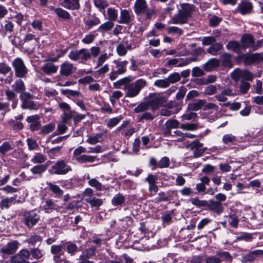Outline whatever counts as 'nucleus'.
Segmentation results:
<instances>
[{
    "instance_id": "f257e3e1",
    "label": "nucleus",
    "mask_w": 263,
    "mask_h": 263,
    "mask_svg": "<svg viewBox=\"0 0 263 263\" xmlns=\"http://www.w3.org/2000/svg\"><path fill=\"white\" fill-rule=\"evenodd\" d=\"M166 101L165 98L162 93L150 94L148 100L140 103L135 108L134 111L136 113H140L150 109L152 112H155L162 106Z\"/></svg>"
},
{
    "instance_id": "f03ea898",
    "label": "nucleus",
    "mask_w": 263,
    "mask_h": 263,
    "mask_svg": "<svg viewBox=\"0 0 263 263\" xmlns=\"http://www.w3.org/2000/svg\"><path fill=\"white\" fill-rule=\"evenodd\" d=\"M103 152L102 146L97 145L94 147H89L88 153H100ZM87 152L86 148L82 146H79L74 149L72 159L79 163H92L95 161L96 156L84 154Z\"/></svg>"
},
{
    "instance_id": "7ed1b4c3",
    "label": "nucleus",
    "mask_w": 263,
    "mask_h": 263,
    "mask_svg": "<svg viewBox=\"0 0 263 263\" xmlns=\"http://www.w3.org/2000/svg\"><path fill=\"white\" fill-rule=\"evenodd\" d=\"M193 11V7L189 4H183L181 6V9L177 14L172 17L170 23L174 24L182 25L187 23L188 20L191 17Z\"/></svg>"
},
{
    "instance_id": "20e7f679",
    "label": "nucleus",
    "mask_w": 263,
    "mask_h": 263,
    "mask_svg": "<svg viewBox=\"0 0 263 263\" xmlns=\"http://www.w3.org/2000/svg\"><path fill=\"white\" fill-rule=\"evenodd\" d=\"M146 84V80L143 79H140L134 82L125 84L124 87V90L126 91L125 97L128 98L136 97Z\"/></svg>"
},
{
    "instance_id": "39448f33",
    "label": "nucleus",
    "mask_w": 263,
    "mask_h": 263,
    "mask_svg": "<svg viewBox=\"0 0 263 263\" xmlns=\"http://www.w3.org/2000/svg\"><path fill=\"white\" fill-rule=\"evenodd\" d=\"M68 57L72 61L86 62L90 60L89 50L87 48L73 49L69 52Z\"/></svg>"
},
{
    "instance_id": "423d86ee",
    "label": "nucleus",
    "mask_w": 263,
    "mask_h": 263,
    "mask_svg": "<svg viewBox=\"0 0 263 263\" xmlns=\"http://www.w3.org/2000/svg\"><path fill=\"white\" fill-rule=\"evenodd\" d=\"M134 11L137 15L145 14L147 18H151L155 13L153 9H149L145 0H136L134 4Z\"/></svg>"
},
{
    "instance_id": "0eeeda50",
    "label": "nucleus",
    "mask_w": 263,
    "mask_h": 263,
    "mask_svg": "<svg viewBox=\"0 0 263 263\" xmlns=\"http://www.w3.org/2000/svg\"><path fill=\"white\" fill-rule=\"evenodd\" d=\"M23 216V222L28 229L32 228L40 219L39 213L33 210L24 212Z\"/></svg>"
},
{
    "instance_id": "6e6552de",
    "label": "nucleus",
    "mask_w": 263,
    "mask_h": 263,
    "mask_svg": "<svg viewBox=\"0 0 263 263\" xmlns=\"http://www.w3.org/2000/svg\"><path fill=\"white\" fill-rule=\"evenodd\" d=\"M15 76L17 78H24L28 73V69L23 60L20 58L15 59L12 62Z\"/></svg>"
},
{
    "instance_id": "1a4fd4ad",
    "label": "nucleus",
    "mask_w": 263,
    "mask_h": 263,
    "mask_svg": "<svg viewBox=\"0 0 263 263\" xmlns=\"http://www.w3.org/2000/svg\"><path fill=\"white\" fill-rule=\"evenodd\" d=\"M70 171L71 167L64 160H60L51 166L50 172L52 174L62 175L66 174Z\"/></svg>"
},
{
    "instance_id": "9d476101",
    "label": "nucleus",
    "mask_w": 263,
    "mask_h": 263,
    "mask_svg": "<svg viewBox=\"0 0 263 263\" xmlns=\"http://www.w3.org/2000/svg\"><path fill=\"white\" fill-rule=\"evenodd\" d=\"M20 98L22 102L21 107L24 109H38L39 104L32 100V96L29 92H25L20 95Z\"/></svg>"
},
{
    "instance_id": "9b49d317",
    "label": "nucleus",
    "mask_w": 263,
    "mask_h": 263,
    "mask_svg": "<svg viewBox=\"0 0 263 263\" xmlns=\"http://www.w3.org/2000/svg\"><path fill=\"white\" fill-rule=\"evenodd\" d=\"M76 67L68 61L63 62L60 66V73L62 77H68L72 75L76 70Z\"/></svg>"
},
{
    "instance_id": "f8f14e48",
    "label": "nucleus",
    "mask_w": 263,
    "mask_h": 263,
    "mask_svg": "<svg viewBox=\"0 0 263 263\" xmlns=\"http://www.w3.org/2000/svg\"><path fill=\"white\" fill-rule=\"evenodd\" d=\"M30 252L27 249H22L11 259V263H29Z\"/></svg>"
},
{
    "instance_id": "ddd939ff",
    "label": "nucleus",
    "mask_w": 263,
    "mask_h": 263,
    "mask_svg": "<svg viewBox=\"0 0 263 263\" xmlns=\"http://www.w3.org/2000/svg\"><path fill=\"white\" fill-rule=\"evenodd\" d=\"M202 145L203 143H201L198 140H195L188 144L186 147L194 151V156L195 158H198L200 157L207 149L206 147H203Z\"/></svg>"
},
{
    "instance_id": "4468645a",
    "label": "nucleus",
    "mask_w": 263,
    "mask_h": 263,
    "mask_svg": "<svg viewBox=\"0 0 263 263\" xmlns=\"http://www.w3.org/2000/svg\"><path fill=\"white\" fill-rule=\"evenodd\" d=\"M134 17L132 11L127 9H121L118 22L120 24L128 25L134 21Z\"/></svg>"
},
{
    "instance_id": "2eb2a0df",
    "label": "nucleus",
    "mask_w": 263,
    "mask_h": 263,
    "mask_svg": "<svg viewBox=\"0 0 263 263\" xmlns=\"http://www.w3.org/2000/svg\"><path fill=\"white\" fill-rule=\"evenodd\" d=\"M50 252L53 256L54 263H61L63 260L62 256L64 254L63 246L61 245H52Z\"/></svg>"
},
{
    "instance_id": "dca6fc26",
    "label": "nucleus",
    "mask_w": 263,
    "mask_h": 263,
    "mask_svg": "<svg viewBox=\"0 0 263 263\" xmlns=\"http://www.w3.org/2000/svg\"><path fill=\"white\" fill-rule=\"evenodd\" d=\"M263 255V250H255L249 252L248 253L243 255L241 259L242 263H248L253 262L258 256Z\"/></svg>"
},
{
    "instance_id": "f3484780",
    "label": "nucleus",
    "mask_w": 263,
    "mask_h": 263,
    "mask_svg": "<svg viewBox=\"0 0 263 263\" xmlns=\"http://www.w3.org/2000/svg\"><path fill=\"white\" fill-rule=\"evenodd\" d=\"M253 8V4L248 1H242L238 5L236 10L242 15H246L251 13Z\"/></svg>"
},
{
    "instance_id": "a211bd4d",
    "label": "nucleus",
    "mask_w": 263,
    "mask_h": 263,
    "mask_svg": "<svg viewBox=\"0 0 263 263\" xmlns=\"http://www.w3.org/2000/svg\"><path fill=\"white\" fill-rule=\"evenodd\" d=\"M254 40L253 36L250 34L242 35L240 40L242 49L249 48L250 51H252Z\"/></svg>"
},
{
    "instance_id": "6ab92c4d",
    "label": "nucleus",
    "mask_w": 263,
    "mask_h": 263,
    "mask_svg": "<svg viewBox=\"0 0 263 263\" xmlns=\"http://www.w3.org/2000/svg\"><path fill=\"white\" fill-rule=\"evenodd\" d=\"M18 244L16 241L9 242L6 246L1 248L0 253H2L3 256L13 254L17 249Z\"/></svg>"
},
{
    "instance_id": "aec40b11",
    "label": "nucleus",
    "mask_w": 263,
    "mask_h": 263,
    "mask_svg": "<svg viewBox=\"0 0 263 263\" xmlns=\"http://www.w3.org/2000/svg\"><path fill=\"white\" fill-rule=\"evenodd\" d=\"M26 121L30 123V128L32 131L37 130L40 128L41 122L40 121V117L38 115L28 116Z\"/></svg>"
},
{
    "instance_id": "412c9836",
    "label": "nucleus",
    "mask_w": 263,
    "mask_h": 263,
    "mask_svg": "<svg viewBox=\"0 0 263 263\" xmlns=\"http://www.w3.org/2000/svg\"><path fill=\"white\" fill-rule=\"evenodd\" d=\"M206 206H207L210 211L216 213L218 215H220L224 210V208L222 206L221 203H219V202H217L213 200H210L208 201V205H206Z\"/></svg>"
},
{
    "instance_id": "4be33fe9",
    "label": "nucleus",
    "mask_w": 263,
    "mask_h": 263,
    "mask_svg": "<svg viewBox=\"0 0 263 263\" xmlns=\"http://www.w3.org/2000/svg\"><path fill=\"white\" fill-rule=\"evenodd\" d=\"M262 60L260 54L254 53L249 55H244V62L247 65H250L255 63H259Z\"/></svg>"
},
{
    "instance_id": "5701e85b",
    "label": "nucleus",
    "mask_w": 263,
    "mask_h": 263,
    "mask_svg": "<svg viewBox=\"0 0 263 263\" xmlns=\"http://www.w3.org/2000/svg\"><path fill=\"white\" fill-rule=\"evenodd\" d=\"M219 61L215 58H212L209 59L203 66V69L207 71L210 72L219 66Z\"/></svg>"
},
{
    "instance_id": "b1692460",
    "label": "nucleus",
    "mask_w": 263,
    "mask_h": 263,
    "mask_svg": "<svg viewBox=\"0 0 263 263\" xmlns=\"http://www.w3.org/2000/svg\"><path fill=\"white\" fill-rule=\"evenodd\" d=\"M58 66L52 63H47L41 67V70L47 75H51L57 72Z\"/></svg>"
},
{
    "instance_id": "393cba45",
    "label": "nucleus",
    "mask_w": 263,
    "mask_h": 263,
    "mask_svg": "<svg viewBox=\"0 0 263 263\" xmlns=\"http://www.w3.org/2000/svg\"><path fill=\"white\" fill-rule=\"evenodd\" d=\"M62 5L70 10H77L80 7L79 0H63Z\"/></svg>"
},
{
    "instance_id": "a878e982",
    "label": "nucleus",
    "mask_w": 263,
    "mask_h": 263,
    "mask_svg": "<svg viewBox=\"0 0 263 263\" xmlns=\"http://www.w3.org/2000/svg\"><path fill=\"white\" fill-rule=\"evenodd\" d=\"M12 90L20 95L25 93L26 89L25 84L23 81L21 79H18L12 85Z\"/></svg>"
},
{
    "instance_id": "bb28decb",
    "label": "nucleus",
    "mask_w": 263,
    "mask_h": 263,
    "mask_svg": "<svg viewBox=\"0 0 263 263\" xmlns=\"http://www.w3.org/2000/svg\"><path fill=\"white\" fill-rule=\"evenodd\" d=\"M201 182L198 183L196 185V190L198 193L203 192L206 190L205 185L210 183V179L208 176H203L200 178Z\"/></svg>"
},
{
    "instance_id": "cd10ccee",
    "label": "nucleus",
    "mask_w": 263,
    "mask_h": 263,
    "mask_svg": "<svg viewBox=\"0 0 263 263\" xmlns=\"http://www.w3.org/2000/svg\"><path fill=\"white\" fill-rule=\"evenodd\" d=\"M47 185L49 190L54 194L55 197L60 198L63 195L64 192L58 185L51 182H47Z\"/></svg>"
},
{
    "instance_id": "c85d7f7f",
    "label": "nucleus",
    "mask_w": 263,
    "mask_h": 263,
    "mask_svg": "<svg viewBox=\"0 0 263 263\" xmlns=\"http://www.w3.org/2000/svg\"><path fill=\"white\" fill-rule=\"evenodd\" d=\"M128 122L124 121L118 128H117V130L121 131L122 130V135L125 137H129L132 136L133 133L135 132V128L133 127H129L125 129H123L124 127L128 124Z\"/></svg>"
},
{
    "instance_id": "c756f323",
    "label": "nucleus",
    "mask_w": 263,
    "mask_h": 263,
    "mask_svg": "<svg viewBox=\"0 0 263 263\" xmlns=\"http://www.w3.org/2000/svg\"><path fill=\"white\" fill-rule=\"evenodd\" d=\"M42 208L47 213L51 212L52 210H57L58 206L51 200H47L44 203Z\"/></svg>"
},
{
    "instance_id": "7c9ffc66",
    "label": "nucleus",
    "mask_w": 263,
    "mask_h": 263,
    "mask_svg": "<svg viewBox=\"0 0 263 263\" xmlns=\"http://www.w3.org/2000/svg\"><path fill=\"white\" fill-rule=\"evenodd\" d=\"M227 47L229 50H231L236 53H240L242 49L241 43L236 41L229 42Z\"/></svg>"
},
{
    "instance_id": "2f4dec72",
    "label": "nucleus",
    "mask_w": 263,
    "mask_h": 263,
    "mask_svg": "<svg viewBox=\"0 0 263 263\" xmlns=\"http://www.w3.org/2000/svg\"><path fill=\"white\" fill-rule=\"evenodd\" d=\"M96 248L95 246L90 247L82 252L79 258L88 259L92 258L96 254Z\"/></svg>"
},
{
    "instance_id": "473e14b6",
    "label": "nucleus",
    "mask_w": 263,
    "mask_h": 263,
    "mask_svg": "<svg viewBox=\"0 0 263 263\" xmlns=\"http://www.w3.org/2000/svg\"><path fill=\"white\" fill-rule=\"evenodd\" d=\"M107 14L108 21L113 22L117 20L118 17V10L114 7H109L107 9Z\"/></svg>"
},
{
    "instance_id": "72a5a7b5",
    "label": "nucleus",
    "mask_w": 263,
    "mask_h": 263,
    "mask_svg": "<svg viewBox=\"0 0 263 263\" xmlns=\"http://www.w3.org/2000/svg\"><path fill=\"white\" fill-rule=\"evenodd\" d=\"M103 140V134L98 133L93 136H89L86 140V142L91 144L95 145L98 142H100Z\"/></svg>"
},
{
    "instance_id": "f704fd0d",
    "label": "nucleus",
    "mask_w": 263,
    "mask_h": 263,
    "mask_svg": "<svg viewBox=\"0 0 263 263\" xmlns=\"http://www.w3.org/2000/svg\"><path fill=\"white\" fill-rule=\"evenodd\" d=\"M47 160V157L44 154L40 153H36L34 154L32 158L31 159V162L35 163H43Z\"/></svg>"
},
{
    "instance_id": "c9c22d12",
    "label": "nucleus",
    "mask_w": 263,
    "mask_h": 263,
    "mask_svg": "<svg viewBox=\"0 0 263 263\" xmlns=\"http://www.w3.org/2000/svg\"><path fill=\"white\" fill-rule=\"evenodd\" d=\"M16 196L11 197H7L3 199L0 202V206L1 209L4 208L8 209L13 204V202L15 200Z\"/></svg>"
},
{
    "instance_id": "e433bc0d",
    "label": "nucleus",
    "mask_w": 263,
    "mask_h": 263,
    "mask_svg": "<svg viewBox=\"0 0 263 263\" xmlns=\"http://www.w3.org/2000/svg\"><path fill=\"white\" fill-rule=\"evenodd\" d=\"M42 241V237L37 235H31L25 240L29 245L33 246L40 245Z\"/></svg>"
},
{
    "instance_id": "4c0bfd02",
    "label": "nucleus",
    "mask_w": 263,
    "mask_h": 263,
    "mask_svg": "<svg viewBox=\"0 0 263 263\" xmlns=\"http://www.w3.org/2000/svg\"><path fill=\"white\" fill-rule=\"evenodd\" d=\"M30 256L31 255L32 258L35 259H40L44 255L43 250L38 248H33L29 251Z\"/></svg>"
},
{
    "instance_id": "58836bf2",
    "label": "nucleus",
    "mask_w": 263,
    "mask_h": 263,
    "mask_svg": "<svg viewBox=\"0 0 263 263\" xmlns=\"http://www.w3.org/2000/svg\"><path fill=\"white\" fill-rule=\"evenodd\" d=\"M205 103L204 100L198 99L189 104V108L193 110H198L201 109Z\"/></svg>"
},
{
    "instance_id": "ea45409f",
    "label": "nucleus",
    "mask_w": 263,
    "mask_h": 263,
    "mask_svg": "<svg viewBox=\"0 0 263 263\" xmlns=\"http://www.w3.org/2000/svg\"><path fill=\"white\" fill-rule=\"evenodd\" d=\"M198 61V58L189 57L186 58H178V67H184L192 62H196Z\"/></svg>"
},
{
    "instance_id": "a19ab883",
    "label": "nucleus",
    "mask_w": 263,
    "mask_h": 263,
    "mask_svg": "<svg viewBox=\"0 0 263 263\" xmlns=\"http://www.w3.org/2000/svg\"><path fill=\"white\" fill-rule=\"evenodd\" d=\"M55 125L53 122H50L49 124L42 127L40 129L39 134L40 135H46L52 132L55 128Z\"/></svg>"
},
{
    "instance_id": "79ce46f5",
    "label": "nucleus",
    "mask_w": 263,
    "mask_h": 263,
    "mask_svg": "<svg viewBox=\"0 0 263 263\" xmlns=\"http://www.w3.org/2000/svg\"><path fill=\"white\" fill-rule=\"evenodd\" d=\"M114 26V24L113 22L108 21L101 24L97 29V31L101 33H104L110 30Z\"/></svg>"
},
{
    "instance_id": "37998d69",
    "label": "nucleus",
    "mask_w": 263,
    "mask_h": 263,
    "mask_svg": "<svg viewBox=\"0 0 263 263\" xmlns=\"http://www.w3.org/2000/svg\"><path fill=\"white\" fill-rule=\"evenodd\" d=\"M87 179L88 180V184L92 187H94L97 191L102 190L103 185L96 178H90L89 176H87Z\"/></svg>"
},
{
    "instance_id": "c03bdc74",
    "label": "nucleus",
    "mask_w": 263,
    "mask_h": 263,
    "mask_svg": "<svg viewBox=\"0 0 263 263\" xmlns=\"http://www.w3.org/2000/svg\"><path fill=\"white\" fill-rule=\"evenodd\" d=\"M13 149V145L10 144L9 142L5 141L0 146V153L3 156H4L7 153Z\"/></svg>"
},
{
    "instance_id": "a18cd8bd",
    "label": "nucleus",
    "mask_w": 263,
    "mask_h": 263,
    "mask_svg": "<svg viewBox=\"0 0 263 263\" xmlns=\"http://www.w3.org/2000/svg\"><path fill=\"white\" fill-rule=\"evenodd\" d=\"M47 168L46 164H39L34 166L30 169L31 172L34 175H41Z\"/></svg>"
},
{
    "instance_id": "49530a36",
    "label": "nucleus",
    "mask_w": 263,
    "mask_h": 263,
    "mask_svg": "<svg viewBox=\"0 0 263 263\" xmlns=\"http://www.w3.org/2000/svg\"><path fill=\"white\" fill-rule=\"evenodd\" d=\"M222 48V46L219 43H217L211 46L208 49L207 52L213 55L218 54L219 51Z\"/></svg>"
},
{
    "instance_id": "de8ad7c7",
    "label": "nucleus",
    "mask_w": 263,
    "mask_h": 263,
    "mask_svg": "<svg viewBox=\"0 0 263 263\" xmlns=\"http://www.w3.org/2000/svg\"><path fill=\"white\" fill-rule=\"evenodd\" d=\"M61 93L66 96L69 98L72 97L79 98L81 96V93L79 91L73 90L70 89H61Z\"/></svg>"
},
{
    "instance_id": "09e8293b",
    "label": "nucleus",
    "mask_w": 263,
    "mask_h": 263,
    "mask_svg": "<svg viewBox=\"0 0 263 263\" xmlns=\"http://www.w3.org/2000/svg\"><path fill=\"white\" fill-rule=\"evenodd\" d=\"M189 201L194 205L197 208L206 206L208 205V201L205 200H200L198 198H192L189 200Z\"/></svg>"
},
{
    "instance_id": "8fccbe9b",
    "label": "nucleus",
    "mask_w": 263,
    "mask_h": 263,
    "mask_svg": "<svg viewBox=\"0 0 263 263\" xmlns=\"http://www.w3.org/2000/svg\"><path fill=\"white\" fill-rule=\"evenodd\" d=\"M86 202L89 203L92 208H95L96 210H98L103 203L101 199L97 198L95 197L91 199H86Z\"/></svg>"
},
{
    "instance_id": "3c124183",
    "label": "nucleus",
    "mask_w": 263,
    "mask_h": 263,
    "mask_svg": "<svg viewBox=\"0 0 263 263\" xmlns=\"http://www.w3.org/2000/svg\"><path fill=\"white\" fill-rule=\"evenodd\" d=\"M124 197L120 194H118L114 196V197L112 199L111 202L114 205L117 206L118 205L122 204L124 202Z\"/></svg>"
},
{
    "instance_id": "603ef678",
    "label": "nucleus",
    "mask_w": 263,
    "mask_h": 263,
    "mask_svg": "<svg viewBox=\"0 0 263 263\" xmlns=\"http://www.w3.org/2000/svg\"><path fill=\"white\" fill-rule=\"evenodd\" d=\"M115 63L116 64V67L117 68L116 71L118 73L121 74H123L126 71L125 65L127 63V62L126 61L121 62L115 61Z\"/></svg>"
},
{
    "instance_id": "864d4df0",
    "label": "nucleus",
    "mask_w": 263,
    "mask_h": 263,
    "mask_svg": "<svg viewBox=\"0 0 263 263\" xmlns=\"http://www.w3.org/2000/svg\"><path fill=\"white\" fill-rule=\"evenodd\" d=\"M122 119L123 117L121 116L109 119L106 122V125L107 127L112 128L117 125Z\"/></svg>"
},
{
    "instance_id": "5fc2aeb1",
    "label": "nucleus",
    "mask_w": 263,
    "mask_h": 263,
    "mask_svg": "<svg viewBox=\"0 0 263 263\" xmlns=\"http://www.w3.org/2000/svg\"><path fill=\"white\" fill-rule=\"evenodd\" d=\"M93 2L95 6L99 9L101 12L108 5V3L104 0H93Z\"/></svg>"
},
{
    "instance_id": "6e6d98bb",
    "label": "nucleus",
    "mask_w": 263,
    "mask_h": 263,
    "mask_svg": "<svg viewBox=\"0 0 263 263\" xmlns=\"http://www.w3.org/2000/svg\"><path fill=\"white\" fill-rule=\"evenodd\" d=\"M219 105L221 106L228 107L231 110L234 111L238 110L241 106V104L239 102H234L232 103L227 102L223 104L219 103Z\"/></svg>"
},
{
    "instance_id": "4d7b16f0",
    "label": "nucleus",
    "mask_w": 263,
    "mask_h": 263,
    "mask_svg": "<svg viewBox=\"0 0 263 263\" xmlns=\"http://www.w3.org/2000/svg\"><path fill=\"white\" fill-rule=\"evenodd\" d=\"M72 118L73 111L63 113L61 115L62 122L68 125L71 123V120Z\"/></svg>"
},
{
    "instance_id": "13d9d810",
    "label": "nucleus",
    "mask_w": 263,
    "mask_h": 263,
    "mask_svg": "<svg viewBox=\"0 0 263 263\" xmlns=\"http://www.w3.org/2000/svg\"><path fill=\"white\" fill-rule=\"evenodd\" d=\"M66 247L67 252L71 255H74L78 250L77 246L75 243L71 242H67Z\"/></svg>"
},
{
    "instance_id": "bf43d9fd",
    "label": "nucleus",
    "mask_w": 263,
    "mask_h": 263,
    "mask_svg": "<svg viewBox=\"0 0 263 263\" xmlns=\"http://www.w3.org/2000/svg\"><path fill=\"white\" fill-rule=\"evenodd\" d=\"M31 26L35 31H41L43 30V23L41 20L35 19L31 23Z\"/></svg>"
},
{
    "instance_id": "052dcab7",
    "label": "nucleus",
    "mask_w": 263,
    "mask_h": 263,
    "mask_svg": "<svg viewBox=\"0 0 263 263\" xmlns=\"http://www.w3.org/2000/svg\"><path fill=\"white\" fill-rule=\"evenodd\" d=\"M54 12L59 17L64 19H68L70 17L69 13L62 8H56Z\"/></svg>"
},
{
    "instance_id": "680f3d73",
    "label": "nucleus",
    "mask_w": 263,
    "mask_h": 263,
    "mask_svg": "<svg viewBox=\"0 0 263 263\" xmlns=\"http://www.w3.org/2000/svg\"><path fill=\"white\" fill-rule=\"evenodd\" d=\"M110 56V53L107 54V53H104L101 54L97 59V65L96 68L102 66L104 63L109 59Z\"/></svg>"
},
{
    "instance_id": "e2e57ef3",
    "label": "nucleus",
    "mask_w": 263,
    "mask_h": 263,
    "mask_svg": "<svg viewBox=\"0 0 263 263\" xmlns=\"http://www.w3.org/2000/svg\"><path fill=\"white\" fill-rule=\"evenodd\" d=\"M154 85L159 88H164L168 87L170 84L168 80L165 79L156 80L154 83Z\"/></svg>"
},
{
    "instance_id": "0e129e2a",
    "label": "nucleus",
    "mask_w": 263,
    "mask_h": 263,
    "mask_svg": "<svg viewBox=\"0 0 263 263\" xmlns=\"http://www.w3.org/2000/svg\"><path fill=\"white\" fill-rule=\"evenodd\" d=\"M9 72L12 73L11 68L5 63H0V74L6 75Z\"/></svg>"
},
{
    "instance_id": "69168bd1",
    "label": "nucleus",
    "mask_w": 263,
    "mask_h": 263,
    "mask_svg": "<svg viewBox=\"0 0 263 263\" xmlns=\"http://www.w3.org/2000/svg\"><path fill=\"white\" fill-rule=\"evenodd\" d=\"M217 255L221 258V260H225L228 262H231L232 261V257L228 252H218Z\"/></svg>"
},
{
    "instance_id": "338daca9",
    "label": "nucleus",
    "mask_w": 263,
    "mask_h": 263,
    "mask_svg": "<svg viewBox=\"0 0 263 263\" xmlns=\"http://www.w3.org/2000/svg\"><path fill=\"white\" fill-rule=\"evenodd\" d=\"M8 124L13 127V129L20 130L23 128V124L19 121H15L12 119L8 121Z\"/></svg>"
},
{
    "instance_id": "774afa93",
    "label": "nucleus",
    "mask_w": 263,
    "mask_h": 263,
    "mask_svg": "<svg viewBox=\"0 0 263 263\" xmlns=\"http://www.w3.org/2000/svg\"><path fill=\"white\" fill-rule=\"evenodd\" d=\"M241 78L244 80L252 81L254 78L253 74L250 71L247 70H241Z\"/></svg>"
}]
</instances>
